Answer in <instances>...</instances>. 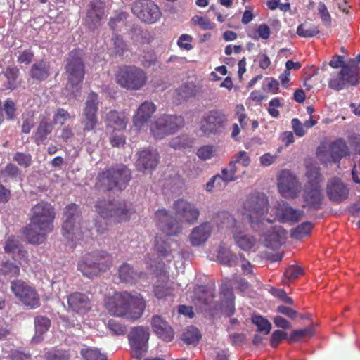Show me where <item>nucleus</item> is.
Instances as JSON below:
<instances>
[{"label":"nucleus","mask_w":360,"mask_h":360,"mask_svg":"<svg viewBox=\"0 0 360 360\" xmlns=\"http://www.w3.org/2000/svg\"><path fill=\"white\" fill-rule=\"evenodd\" d=\"M172 210L174 216L178 218L181 224L184 222L193 224L197 222L200 216L199 208L195 204L184 200V198H178L176 200H174Z\"/></svg>","instance_id":"2eb2a0df"},{"label":"nucleus","mask_w":360,"mask_h":360,"mask_svg":"<svg viewBox=\"0 0 360 360\" xmlns=\"http://www.w3.org/2000/svg\"><path fill=\"white\" fill-rule=\"evenodd\" d=\"M160 160L159 153L156 150L145 149L139 153L136 165L139 169H154L157 167Z\"/></svg>","instance_id":"7c9ffc66"},{"label":"nucleus","mask_w":360,"mask_h":360,"mask_svg":"<svg viewBox=\"0 0 360 360\" xmlns=\"http://www.w3.org/2000/svg\"><path fill=\"white\" fill-rule=\"evenodd\" d=\"M145 262L147 265V269H153L155 267L157 269L155 274L158 280L153 288L155 297H157L158 299H163V297L172 295V288L168 287L167 285L169 280V275L167 271L165 269V264L162 263V262H158V263L156 264V262L150 258L149 256L145 257Z\"/></svg>","instance_id":"ddd939ff"},{"label":"nucleus","mask_w":360,"mask_h":360,"mask_svg":"<svg viewBox=\"0 0 360 360\" xmlns=\"http://www.w3.org/2000/svg\"><path fill=\"white\" fill-rule=\"evenodd\" d=\"M30 217L39 229L45 233L51 232L53 223L56 218V211L53 205L48 201L41 200L30 210Z\"/></svg>","instance_id":"9d476101"},{"label":"nucleus","mask_w":360,"mask_h":360,"mask_svg":"<svg viewBox=\"0 0 360 360\" xmlns=\"http://www.w3.org/2000/svg\"><path fill=\"white\" fill-rule=\"evenodd\" d=\"M11 289L15 296L26 306L35 309L40 306V298L35 289L21 280L12 281Z\"/></svg>","instance_id":"dca6fc26"},{"label":"nucleus","mask_w":360,"mask_h":360,"mask_svg":"<svg viewBox=\"0 0 360 360\" xmlns=\"http://www.w3.org/2000/svg\"><path fill=\"white\" fill-rule=\"evenodd\" d=\"M105 4L101 0H92L87 6L84 18L86 26L92 31L101 26V21L105 17Z\"/></svg>","instance_id":"6ab92c4d"},{"label":"nucleus","mask_w":360,"mask_h":360,"mask_svg":"<svg viewBox=\"0 0 360 360\" xmlns=\"http://www.w3.org/2000/svg\"><path fill=\"white\" fill-rule=\"evenodd\" d=\"M222 297V301L226 302L227 307L225 309V313L228 316H233L235 312V300L236 296L233 293L232 288L226 287L224 288L221 292Z\"/></svg>","instance_id":"79ce46f5"},{"label":"nucleus","mask_w":360,"mask_h":360,"mask_svg":"<svg viewBox=\"0 0 360 360\" xmlns=\"http://www.w3.org/2000/svg\"><path fill=\"white\" fill-rule=\"evenodd\" d=\"M46 360H69L70 353L65 349L52 348L44 354Z\"/></svg>","instance_id":"de8ad7c7"},{"label":"nucleus","mask_w":360,"mask_h":360,"mask_svg":"<svg viewBox=\"0 0 360 360\" xmlns=\"http://www.w3.org/2000/svg\"><path fill=\"white\" fill-rule=\"evenodd\" d=\"M53 131V124L44 117L40 120L39 126L37 127V131L34 134V141L37 143H43L44 141L47 139L49 134Z\"/></svg>","instance_id":"ea45409f"},{"label":"nucleus","mask_w":360,"mask_h":360,"mask_svg":"<svg viewBox=\"0 0 360 360\" xmlns=\"http://www.w3.org/2000/svg\"><path fill=\"white\" fill-rule=\"evenodd\" d=\"M152 328L155 334L164 341H172L174 338V332L169 323L162 319L161 316L155 315L152 318Z\"/></svg>","instance_id":"c85d7f7f"},{"label":"nucleus","mask_w":360,"mask_h":360,"mask_svg":"<svg viewBox=\"0 0 360 360\" xmlns=\"http://www.w3.org/2000/svg\"><path fill=\"white\" fill-rule=\"evenodd\" d=\"M105 307L114 316L136 321L142 316L146 307L143 295L137 291H120L105 300Z\"/></svg>","instance_id":"f257e3e1"},{"label":"nucleus","mask_w":360,"mask_h":360,"mask_svg":"<svg viewBox=\"0 0 360 360\" xmlns=\"http://www.w3.org/2000/svg\"><path fill=\"white\" fill-rule=\"evenodd\" d=\"M13 159L18 165L24 168H28L32 163V156L30 153L16 152L14 153Z\"/></svg>","instance_id":"13d9d810"},{"label":"nucleus","mask_w":360,"mask_h":360,"mask_svg":"<svg viewBox=\"0 0 360 360\" xmlns=\"http://www.w3.org/2000/svg\"><path fill=\"white\" fill-rule=\"evenodd\" d=\"M117 277L120 282L126 284H136L137 282L148 280V274L146 271H136L132 265L127 262L119 266Z\"/></svg>","instance_id":"5701e85b"},{"label":"nucleus","mask_w":360,"mask_h":360,"mask_svg":"<svg viewBox=\"0 0 360 360\" xmlns=\"http://www.w3.org/2000/svg\"><path fill=\"white\" fill-rule=\"evenodd\" d=\"M213 226L210 222H202L195 226L189 235V240L193 246H200L205 243L211 236Z\"/></svg>","instance_id":"cd10ccee"},{"label":"nucleus","mask_w":360,"mask_h":360,"mask_svg":"<svg viewBox=\"0 0 360 360\" xmlns=\"http://www.w3.org/2000/svg\"><path fill=\"white\" fill-rule=\"evenodd\" d=\"M115 81L128 91H139L148 82V75L144 70L136 65H124L115 75Z\"/></svg>","instance_id":"39448f33"},{"label":"nucleus","mask_w":360,"mask_h":360,"mask_svg":"<svg viewBox=\"0 0 360 360\" xmlns=\"http://www.w3.org/2000/svg\"><path fill=\"white\" fill-rule=\"evenodd\" d=\"M328 65L335 69L341 68L340 72H333L330 74V77L328 82L329 88L335 89V91H341V89L350 86L349 82L344 81L345 75H342V73H341L345 67L348 66V60L345 63L343 56L335 55L332 57L330 60H329Z\"/></svg>","instance_id":"412c9836"},{"label":"nucleus","mask_w":360,"mask_h":360,"mask_svg":"<svg viewBox=\"0 0 360 360\" xmlns=\"http://www.w3.org/2000/svg\"><path fill=\"white\" fill-rule=\"evenodd\" d=\"M128 14L125 11H116L114 16L111 17L109 20V26L112 30H117L119 26L123 25L127 20Z\"/></svg>","instance_id":"bf43d9fd"},{"label":"nucleus","mask_w":360,"mask_h":360,"mask_svg":"<svg viewBox=\"0 0 360 360\" xmlns=\"http://www.w3.org/2000/svg\"><path fill=\"white\" fill-rule=\"evenodd\" d=\"M91 299L87 294L79 292L70 293L68 296V309L72 312L85 314L91 309Z\"/></svg>","instance_id":"393cba45"},{"label":"nucleus","mask_w":360,"mask_h":360,"mask_svg":"<svg viewBox=\"0 0 360 360\" xmlns=\"http://www.w3.org/2000/svg\"><path fill=\"white\" fill-rule=\"evenodd\" d=\"M7 358L9 360H32V354L20 349H12Z\"/></svg>","instance_id":"e2e57ef3"},{"label":"nucleus","mask_w":360,"mask_h":360,"mask_svg":"<svg viewBox=\"0 0 360 360\" xmlns=\"http://www.w3.org/2000/svg\"><path fill=\"white\" fill-rule=\"evenodd\" d=\"M131 11L140 20L153 24L160 20L162 16L158 6L150 0L135 1L131 6Z\"/></svg>","instance_id":"4468645a"},{"label":"nucleus","mask_w":360,"mask_h":360,"mask_svg":"<svg viewBox=\"0 0 360 360\" xmlns=\"http://www.w3.org/2000/svg\"><path fill=\"white\" fill-rule=\"evenodd\" d=\"M287 232L281 226H274L265 236L264 245L268 248L278 249L286 238Z\"/></svg>","instance_id":"473e14b6"},{"label":"nucleus","mask_w":360,"mask_h":360,"mask_svg":"<svg viewBox=\"0 0 360 360\" xmlns=\"http://www.w3.org/2000/svg\"><path fill=\"white\" fill-rule=\"evenodd\" d=\"M252 323L257 328L258 332L264 333V335H268L271 329V323L267 319L263 318L260 315H252Z\"/></svg>","instance_id":"09e8293b"},{"label":"nucleus","mask_w":360,"mask_h":360,"mask_svg":"<svg viewBox=\"0 0 360 360\" xmlns=\"http://www.w3.org/2000/svg\"><path fill=\"white\" fill-rule=\"evenodd\" d=\"M233 238L236 245L245 251H248L255 245L256 240L254 236L243 233L239 231L238 226L233 229Z\"/></svg>","instance_id":"58836bf2"},{"label":"nucleus","mask_w":360,"mask_h":360,"mask_svg":"<svg viewBox=\"0 0 360 360\" xmlns=\"http://www.w3.org/2000/svg\"><path fill=\"white\" fill-rule=\"evenodd\" d=\"M178 94L184 98H192L196 94L195 87L193 84H183L180 88L178 89Z\"/></svg>","instance_id":"338daca9"},{"label":"nucleus","mask_w":360,"mask_h":360,"mask_svg":"<svg viewBox=\"0 0 360 360\" xmlns=\"http://www.w3.org/2000/svg\"><path fill=\"white\" fill-rule=\"evenodd\" d=\"M184 124V117L176 115H162L156 118L150 124V132L155 139L174 134Z\"/></svg>","instance_id":"1a4fd4ad"},{"label":"nucleus","mask_w":360,"mask_h":360,"mask_svg":"<svg viewBox=\"0 0 360 360\" xmlns=\"http://www.w3.org/2000/svg\"><path fill=\"white\" fill-rule=\"evenodd\" d=\"M107 126L112 127L113 124L120 127V130H124L127 126L128 117L124 112H119L117 110H110L106 114L105 119Z\"/></svg>","instance_id":"e433bc0d"},{"label":"nucleus","mask_w":360,"mask_h":360,"mask_svg":"<svg viewBox=\"0 0 360 360\" xmlns=\"http://www.w3.org/2000/svg\"><path fill=\"white\" fill-rule=\"evenodd\" d=\"M329 151L335 162H339L342 157L348 155L349 153L348 146L345 140L338 139L332 142L329 146Z\"/></svg>","instance_id":"c9c22d12"},{"label":"nucleus","mask_w":360,"mask_h":360,"mask_svg":"<svg viewBox=\"0 0 360 360\" xmlns=\"http://www.w3.org/2000/svg\"><path fill=\"white\" fill-rule=\"evenodd\" d=\"M157 108L152 101H144L139 105L132 117V127L140 131L150 121Z\"/></svg>","instance_id":"4be33fe9"},{"label":"nucleus","mask_w":360,"mask_h":360,"mask_svg":"<svg viewBox=\"0 0 360 360\" xmlns=\"http://www.w3.org/2000/svg\"><path fill=\"white\" fill-rule=\"evenodd\" d=\"M303 198L305 204L304 207L319 210L323 204V193L320 184H307L304 185Z\"/></svg>","instance_id":"a878e982"},{"label":"nucleus","mask_w":360,"mask_h":360,"mask_svg":"<svg viewBox=\"0 0 360 360\" xmlns=\"http://www.w3.org/2000/svg\"><path fill=\"white\" fill-rule=\"evenodd\" d=\"M326 193L330 200L341 202L347 198L349 190L340 179L333 178L327 184Z\"/></svg>","instance_id":"bb28decb"},{"label":"nucleus","mask_w":360,"mask_h":360,"mask_svg":"<svg viewBox=\"0 0 360 360\" xmlns=\"http://www.w3.org/2000/svg\"><path fill=\"white\" fill-rule=\"evenodd\" d=\"M50 63L46 60H39L33 63L30 69V77L38 82L46 80L50 75Z\"/></svg>","instance_id":"f704fd0d"},{"label":"nucleus","mask_w":360,"mask_h":360,"mask_svg":"<svg viewBox=\"0 0 360 360\" xmlns=\"http://www.w3.org/2000/svg\"><path fill=\"white\" fill-rule=\"evenodd\" d=\"M51 325V321L47 316H37L34 319V326L36 330V335L32 338V342L34 344H38L41 340H43V334L48 331Z\"/></svg>","instance_id":"4c0bfd02"},{"label":"nucleus","mask_w":360,"mask_h":360,"mask_svg":"<svg viewBox=\"0 0 360 360\" xmlns=\"http://www.w3.org/2000/svg\"><path fill=\"white\" fill-rule=\"evenodd\" d=\"M112 44L114 52L117 56H122L128 51V46L120 34H112Z\"/></svg>","instance_id":"5fc2aeb1"},{"label":"nucleus","mask_w":360,"mask_h":360,"mask_svg":"<svg viewBox=\"0 0 360 360\" xmlns=\"http://www.w3.org/2000/svg\"><path fill=\"white\" fill-rule=\"evenodd\" d=\"M125 136L122 133H119V130L113 129L110 137V145L113 147H121L125 144Z\"/></svg>","instance_id":"774afa93"},{"label":"nucleus","mask_w":360,"mask_h":360,"mask_svg":"<svg viewBox=\"0 0 360 360\" xmlns=\"http://www.w3.org/2000/svg\"><path fill=\"white\" fill-rule=\"evenodd\" d=\"M155 250L160 256L166 257L170 253L169 243L164 240L161 236H156L155 238Z\"/></svg>","instance_id":"6e6d98bb"},{"label":"nucleus","mask_w":360,"mask_h":360,"mask_svg":"<svg viewBox=\"0 0 360 360\" xmlns=\"http://www.w3.org/2000/svg\"><path fill=\"white\" fill-rule=\"evenodd\" d=\"M98 95L94 91H91L84 103L83 109L82 124L84 125V131H91L98 126Z\"/></svg>","instance_id":"a211bd4d"},{"label":"nucleus","mask_w":360,"mask_h":360,"mask_svg":"<svg viewBox=\"0 0 360 360\" xmlns=\"http://www.w3.org/2000/svg\"><path fill=\"white\" fill-rule=\"evenodd\" d=\"M20 70L15 65H8L0 72V89L2 91H14L20 86Z\"/></svg>","instance_id":"b1692460"},{"label":"nucleus","mask_w":360,"mask_h":360,"mask_svg":"<svg viewBox=\"0 0 360 360\" xmlns=\"http://www.w3.org/2000/svg\"><path fill=\"white\" fill-rule=\"evenodd\" d=\"M139 59L143 66L150 67L153 65V64H155L157 60V57L154 51L148 50L144 51L142 53H141L139 55Z\"/></svg>","instance_id":"680f3d73"},{"label":"nucleus","mask_w":360,"mask_h":360,"mask_svg":"<svg viewBox=\"0 0 360 360\" xmlns=\"http://www.w3.org/2000/svg\"><path fill=\"white\" fill-rule=\"evenodd\" d=\"M307 178L308 179L307 184H315V182H317V184H320L322 181L320 168L315 167V166L308 167L307 169Z\"/></svg>","instance_id":"0e129e2a"},{"label":"nucleus","mask_w":360,"mask_h":360,"mask_svg":"<svg viewBox=\"0 0 360 360\" xmlns=\"http://www.w3.org/2000/svg\"><path fill=\"white\" fill-rule=\"evenodd\" d=\"M113 264V256L106 251L96 250L84 255L78 262L77 269L87 278H94L105 272Z\"/></svg>","instance_id":"f03ea898"},{"label":"nucleus","mask_w":360,"mask_h":360,"mask_svg":"<svg viewBox=\"0 0 360 360\" xmlns=\"http://www.w3.org/2000/svg\"><path fill=\"white\" fill-rule=\"evenodd\" d=\"M192 141L188 139L187 136H176L170 141L169 146L175 150L185 149L187 148V147H191L192 146Z\"/></svg>","instance_id":"052dcab7"},{"label":"nucleus","mask_w":360,"mask_h":360,"mask_svg":"<svg viewBox=\"0 0 360 360\" xmlns=\"http://www.w3.org/2000/svg\"><path fill=\"white\" fill-rule=\"evenodd\" d=\"M313 228V224L311 222H303L300 224L294 230L291 232V236L293 238L301 239L304 236H308L310 233Z\"/></svg>","instance_id":"864d4df0"},{"label":"nucleus","mask_w":360,"mask_h":360,"mask_svg":"<svg viewBox=\"0 0 360 360\" xmlns=\"http://www.w3.org/2000/svg\"><path fill=\"white\" fill-rule=\"evenodd\" d=\"M244 210L248 212L249 223L252 229H256L258 224L262 223L269 211V202L264 193L249 195L243 203Z\"/></svg>","instance_id":"423d86ee"},{"label":"nucleus","mask_w":360,"mask_h":360,"mask_svg":"<svg viewBox=\"0 0 360 360\" xmlns=\"http://www.w3.org/2000/svg\"><path fill=\"white\" fill-rule=\"evenodd\" d=\"M297 33L301 37L309 38L319 34L320 30L318 25L310 22H304L297 26Z\"/></svg>","instance_id":"c03bdc74"},{"label":"nucleus","mask_w":360,"mask_h":360,"mask_svg":"<svg viewBox=\"0 0 360 360\" xmlns=\"http://www.w3.org/2000/svg\"><path fill=\"white\" fill-rule=\"evenodd\" d=\"M65 73L72 88H78L85 78V63L82 50L74 49L67 56Z\"/></svg>","instance_id":"0eeeda50"},{"label":"nucleus","mask_w":360,"mask_h":360,"mask_svg":"<svg viewBox=\"0 0 360 360\" xmlns=\"http://www.w3.org/2000/svg\"><path fill=\"white\" fill-rule=\"evenodd\" d=\"M201 338L200 330L193 326H188L182 335V340L186 345H197Z\"/></svg>","instance_id":"a18cd8bd"},{"label":"nucleus","mask_w":360,"mask_h":360,"mask_svg":"<svg viewBox=\"0 0 360 360\" xmlns=\"http://www.w3.org/2000/svg\"><path fill=\"white\" fill-rule=\"evenodd\" d=\"M64 217L62 224L63 236L71 241L79 240L83 234L80 226L82 217L79 206L75 203L69 204L65 208Z\"/></svg>","instance_id":"6e6552de"},{"label":"nucleus","mask_w":360,"mask_h":360,"mask_svg":"<svg viewBox=\"0 0 360 360\" xmlns=\"http://www.w3.org/2000/svg\"><path fill=\"white\" fill-rule=\"evenodd\" d=\"M314 328L311 326L303 329H297L290 333L287 338V341L289 342H299L305 336H311L314 334Z\"/></svg>","instance_id":"603ef678"},{"label":"nucleus","mask_w":360,"mask_h":360,"mask_svg":"<svg viewBox=\"0 0 360 360\" xmlns=\"http://www.w3.org/2000/svg\"><path fill=\"white\" fill-rule=\"evenodd\" d=\"M80 354L84 360H108L105 354L95 348H83Z\"/></svg>","instance_id":"3c124183"},{"label":"nucleus","mask_w":360,"mask_h":360,"mask_svg":"<svg viewBox=\"0 0 360 360\" xmlns=\"http://www.w3.org/2000/svg\"><path fill=\"white\" fill-rule=\"evenodd\" d=\"M278 188L283 197L295 198L300 191V184L295 175L290 171L283 170L278 178Z\"/></svg>","instance_id":"aec40b11"},{"label":"nucleus","mask_w":360,"mask_h":360,"mask_svg":"<svg viewBox=\"0 0 360 360\" xmlns=\"http://www.w3.org/2000/svg\"><path fill=\"white\" fill-rule=\"evenodd\" d=\"M155 219L158 226L167 236H176L182 232V224L177 217L171 215L168 210L159 209L155 211Z\"/></svg>","instance_id":"f3484780"},{"label":"nucleus","mask_w":360,"mask_h":360,"mask_svg":"<svg viewBox=\"0 0 360 360\" xmlns=\"http://www.w3.org/2000/svg\"><path fill=\"white\" fill-rule=\"evenodd\" d=\"M131 179V172L124 165L110 166L100 172L97 176L95 186L104 191H120L124 188Z\"/></svg>","instance_id":"7ed1b4c3"},{"label":"nucleus","mask_w":360,"mask_h":360,"mask_svg":"<svg viewBox=\"0 0 360 360\" xmlns=\"http://www.w3.org/2000/svg\"><path fill=\"white\" fill-rule=\"evenodd\" d=\"M3 110L5 112L6 118L9 120H13L15 117V112L17 110L15 104L11 98H7L4 101L2 107Z\"/></svg>","instance_id":"69168bd1"},{"label":"nucleus","mask_w":360,"mask_h":360,"mask_svg":"<svg viewBox=\"0 0 360 360\" xmlns=\"http://www.w3.org/2000/svg\"><path fill=\"white\" fill-rule=\"evenodd\" d=\"M150 332L148 328L143 326H135L130 331L128 339L133 357L141 360L148 349Z\"/></svg>","instance_id":"f8f14e48"},{"label":"nucleus","mask_w":360,"mask_h":360,"mask_svg":"<svg viewBox=\"0 0 360 360\" xmlns=\"http://www.w3.org/2000/svg\"><path fill=\"white\" fill-rule=\"evenodd\" d=\"M217 258L220 264L229 266V267H233V266H236L238 264V255L233 254L229 249L224 248V246H219Z\"/></svg>","instance_id":"a19ab883"},{"label":"nucleus","mask_w":360,"mask_h":360,"mask_svg":"<svg viewBox=\"0 0 360 360\" xmlns=\"http://www.w3.org/2000/svg\"><path fill=\"white\" fill-rule=\"evenodd\" d=\"M360 53L354 58L348 60V65L342 71L345 74L344 80L349 82L350 86H357L360 82Z\"/></svg>","instance_id":"2f4dec72"},{"label":"nucleus","mask_w":360,"mask_h":360,"mask_svg":"<svg viewBox=\"0 0 360 360\" xmlns=\"http://www.w3.org/2000/svg\"><path fill=\"white\" fill-rule=\"evenodd\" d=\"M20 272V268L12 262H3L0 264V276H6L9 278L18 277Z\"/></svg>","instance_id":"49530a36"},{"label":"nucleus","mask_w":360,"mask_h":360,"mask_svg":"<svg viewBox=\"0 0 360 360\" xmlns=\"http://www.w3.org/2000/svg\"><path fill=\"white\" fill-rule=\"evenodd\" d=\"M22 233L30 243H42L46 237V233L43 230L39 229L31 217H30L28 225L22 229Z\"/></svg>","instance_id":"72a5a7b5"},{"label":"nucleus","mask_w":360,"mask_h":360,"mask_svg":"<svg viewBox=\"0 0 360 360\" xmlns=\"http://www.w3.org/2000/svg\"><path fill=\"white\" fill-rule=\"evenodd\" d=\"M95 210L104 219H112L115 223H122L129 219L134 213L131 205L125 200H110L99 198L95 203Z\"/></svg>","instance_id":"20e7f679"},{"label":"nucleus","mask_w":360,"mask_h":360,"mask_svg":"<svg viewBox=\"0 0 360 360\" xmlns=\"http://www.w3.org/2000/svg\"><path fill=\"white\" fill-rule=\"evenodd\" d=\"M107 328L115 335H125L127 331V328L123 323L117 321V319H109L107 323Z\"/></svg>","instance_id":"4d7b16f0"},{"label":"nucleus","mask_w":360,"mask_h":360,"mask_svg":"<svg viewBox=\"0 0 360 360\" xmlns=\"http://www.w3.org/2000/svg\"><path fill=\"white\" fill-rule=\"evenodd\" d=\"M278 217L282 223H290L291 224L297 223L304 216V211L294 209L287 202L279 203L278 208Z\"/></svg>","instance_id":"c756f323"},{"label":"nucleus","mask_w":360,"mask_h":360,"mask_svg":"<svg viewBox=\"0 0 360 360\" xmlns=\"http://www.w3.org/2000/svg\"><path fill=\"white\" fill-rule=\"evenodd\" d=\"M216 219L218 226H226L228 229H231L233 233V229H236L238 226L236 219L228 211H219L217 213Z\"/></svg>","instance_id":"37998d69"},{"label":"nucleus","mask_w":360,"mask_h":360,"mask_svg":"<svg viewBox=\"0 0 360 360\" xmlns=\"http://www.w3.org/2000/svg\"><path fill=\"white\" fill-rule=\"evenodd\" d=\"M228 118L223 111L212 110L205 113L200 121V129L205 136L218 134L226 129Z\"/></svg>","instance_id":"9b49d317"},{"label":"nucleus","mask_w":360,"mask_h":360,"mask_svg":"<svg viewBox=\"0 0 360 360\" xmlns=\"http://www.w3.org/2000/svg\"><path fill=\"white\" fill-rule=\"evenodd\" d=\"M21 172L20 168L12 162H10L5 166L4 169L0 171V178L6 179L11 178L12 179H18L20 178Z\"/></svg>","instance_id":"8fccbe9b"}]
</instances>
